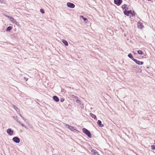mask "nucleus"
Here are the masks:
<instances>
[{
    "label": "nucleus",
    "instance_id": "obj_32",
    "mask_svg": "<svg viewBox=\"0 0 155 155\" xmlns=\"http://www.w3.org/2000/svg\"><path fill=\"white\" fill-rule=\"evenodd\" d=\"M5 16H6V17H7V18H9V19H10V18L12 17L10 16H9L7 15H5Z\"/></svg>",
    "mask_w": 155,
    "mask_h": 155
},
{
    "label": "nucleus",
    "instance_id": "obj_16",
    "mask_svg": "<svg viewBox=\"0 0 155 155\" xmlns=\"http://www.w3.org/2000/svg\"><path fill=\"white\" fill-rule=\"evenodd\" d=\"M90 114L91 117L92 118H94L95 120H97V118L96 116V115H94L92 113H90Z\"/></svg>",
    "mask_w": 155,
    "mask_h": 155
},
{
    "label": "nucleus",
    "instance_id": "obj_35",
    "mask_svg": "<svg viewBox=\"0 0 155 155\" xmlns=\"http://www.w3.org/2000/svg\"><path fill=\"white\" fill-rule=\"evenodd\" d=\"M80 17H81V18H83H83H84V17H83V16H82V15H81V16H80Z\"/></svg>",
    "mask_w": 155,
    "mask_h": 155
},
{
    "label": "nucleus",
    "instance_id": "obj_12",
    "mask_svg": "<svg viewBox=\"0 0 155 155\" xmlns=\"http://www.w3.org/2000/svg\"><path fill=\"white\" fill-rule=\"evenodd\" d=\"M53 98L54 101L56 102H58L59 101V99L58 97L56 96H54L53 97Z\"/></svg>",
    "mask_w": 155,
    "mask_h": 155
},
{
    "label": "nucleus",
    "instance_id": "obj_5",
    "mask_svg": "<svg viewBox=\"0 0 155 155\" xmlns=\"http://www.w3.org/2000/svg\"><path fill=\"white\" fill-rule=\"evenodd\" d=\"M122 0H114V3L117 6L120 5L122 2Z\"/></svg>",
    "mask_w": 155,
    "mask_h": 155
},
{
    "label": "nucleus",
    "instance_id": "obj_14",
    "mask_svg": "<svg viewBox=\"0 0 155 155\" xmlns=\"http://www.w3.org/2000/svg\"><path fill=\"white\" fill-rule=\"evenodd\" d=\"M13 108L16 110L17 113L19 114V112H20V111L18 108L15 105H13Z\"/></svg>",
    "mask_w": 155,
    "mask_h": 155
},
{
    "label": "nucleus",
    "instance_id": "obj_1",
    "mask_svg": "<svg viewBox=\"0 0 155 155\" xmlns=\"http://www.w3.org/2000/svg\"><path fill=\"white\" fill-rule=\"evenodd\" d=\"M82 131L83 133L87 135L89 137H91V134L89 130L86 129L85 128H83L82 129Z\"/></svg>",
    "mask_w": 155,
    "mask_h": 155
},
{
    "label": "nucleus",
    "instance_id": "obj_3",
    "mask_svg": "<svg viewBox=\"0 0 155 155\" xmlns=\"http://www.w3.org/2000/svg\"><path fill=\"white\" fill-rule=\"evenodd\" d=\"M67 6L70 8H73L75 7V5L71 3L68 2L67 3Z\"/></svg>",
    "mask_w": 155,
    "mask_h": 155
},
{
    "label": "nucleus",
    "instance_id": "obj_31",
    "mask_svg": "<svg viewBox=\"0 0 155 155\" xmlns=\"http://www.w3.org/2000/svg\"><path fill=\"white\" fill-rule=\"evenodd\" d=\"M83 19L84 21L86 22H87L86 21H87V19L86 18H84Z\"/></svg>",
    "mask_w": 155,
    "mask_h": 155
},
{
    "label": "nucleus",
    "instance_id": "obj_36",
    "mask_svg": "<svg viewBox=\"0 0 155 155\" xmlns=\"http://www.w3.org/2000/svg\"><path fill=\"white\" fill-rule=\"evenodd\" d=\"M99 154L98 152H97L96 153V154L95 155H98V154Z\"/></svg>",
    "mask_w": 155,
    "mask_h": 155
},
{
    "label": "nucleus",
    "instance_id": "obj_8",
    "mask_svg": "<svg viewBox=\"0 0 155 155\" xmlns=\"http://www.w3.org/2000/svg\"><path fill=\"white\" fill-rule=\"evenodd\" d=\"M7 132L10 136H11L13 135V131L11 128H8L7 130Z\"/></svg>",
    "mask_w": 155,
    "mask_h": 155
},
{
    "label": "nucleus",
    "instance_id": "obj_26",
    "mask_svg": "<svg viewBox=\"0 0 155 155\" xmlns=\"http://www.w3.org/2000/svg\"><path fill=\"white\" fill-rule=\"evenodd\" d=\"M138 54H143V51L142 50H138L137 51Z\"/></svg>",
    "mask_w": 155,
    "mask_h": 155
},
{
    "label": "nucleus",
    "instance_id": "obj_10",
    "mask_svg": "<svg viewBox=\"0 0 155 155\" xmlns=\"http://www.w3.org/2000/svg\"><path fill=\"white\" fill-rule=\"evenodd\" d=\"M137 26L139 28H142L143 27V25L142 23L140 22H137Z\"/></svg>",
    "mask_w": 155,
    "mask_h": 155
},
{
    "label": "nucleus",
    "instance_id": "obj_13",
    "mask_svg": "<svg viewBox=\"0 0 155 155\" xmlns=\"http://www.w3.org/2000/svg\"><path fill=\"white\" fill-rule=\"evenodd\" d=\"M97 124L100 127H103L104 126V125L102 124L101 121L100 120H98L97 122Z\"/></svg>",
    "mask_w": 155,
    "mask_h": 155
},
{
    "label": "nucleus",
    "instance_id": "obj_34",
    "mask_svg": "<svg viewBox=\"0 0 155 155\" xmlns=\"http://www.w3.org/2000/svg\"><path fill=\"white\" fill-rule=\"evenodd\" d=\"M24 80H25L26 81H27L28 80V79H27L26 78H24Z\"/></svg>",
    "mask_w": 155,
    "mask_h": 155
},
{
    "label": "nucleus",
    "instance_id": "obj_33",
    "mask_svg": "<svg viewBox=\"0 0 155 155\" xmlns=\"http://www.w3.org/2000/svg\"><path fill=\"white\" fill-rule=\"evenodd\" d=\"M5 16H6V17H7V18H9V19H10V18L12 17L10 16H9L7 15H5Z\"/></svg>",
    "mask_w": 155,
    "mask_h": 155
},
{
    "label": "nucleus",
    "instance_id": "obj_6",
    "mask_svg": "<svg viewBox=\"0 0 155 155\" xmlns=\"http://www.w3.org/2000/svg\"><path fill=\"white\" fill-rule=\"evenodd\" d=\"M10 20L11 21L12 23L15 24L16 25H18V23L16 21V20L13 18L11 17L10 18Z\"/></svg>",
    "mask_w": 155,
    "mask_h": 155
},
{
    "label": "nucleus",
    "instance_id": "obj_9",
    "mask_svg": "<svg viewBox=\"0 0 155 155\" xmlns=\"http://www.w3.org/2000/svg\"><path fill=\"white\" fill-rule=\"evenodd\" d=\"M131 10H130L129 11H127L126 10H125L124 11V14L125 15H126L127 16H129V15H130V13H131Z\"/></svg>",
    "mask_w": 155,
    "mask_h": 155
},
{
    "label": "nucleus",
    "instance_id": "obj_15",
    "mask_svg": "<svg viewBox=\"0 0 155 155\" xmlns=\"http://www.w3.org/2000/svg\"><path fill=\"white\" fill-rule=\"evenodd\" d=\"M62 42L66 46H68V43L67 41L64 39L62 40Z\"/></svg>",
    "mask_w": 155,
    "mask_h": 155
},
{
    "label": "nucleus",
    "instance_id": "obj_25",
    "mask_svg": "<svg viewBox=\"0 0 155 155\" xmlns=\"http://www.w3.org/2000/svg\"><path fill=\"white\" fill-rule=\"evenodd\" d=\"M72 97L73 99L75 101H76L77 99L78 98L77 96L74 95H72Z\"/></svg>",
    "mask_w": 155,
    "mask_h": 155
},
{
    "label": "nucleus",
    "instance_id": "obj_28",
    "mask_svg": "<svg viewBox=\"0 0 155 155\" xmlns=\"http://www.w3.org/2000/svg\"><path fill=\"white\" fill-rule=\"evenodd\" d=\"M151 149L152 150H155V145H152L151 146Z\"/></svg>",
    "mask_w": 155,
    "mask_h": 155
},
{
    "label": "nucleus",
    "instance_id": "obj_2",
    "mask_svg": "<svg viewBox=\"0 0 155 155\" xmlns=\"http://www.w3.org/2000/svg\"><path fill=\"white\" fill-rule=\"evenodd\" d=\"M64 125L66 126V127H68L72 131H73L75 132L77 131V129L75 128L73 126L69 125L66 124H64Z\"/></svg>",
    "mask_w": 155,
    "mask_h": 155
},
{
    "label": "nucleus",
    "instance_id": "obj_18",
    "mask_svg": "<svg viewBox=\"0 0 155 155\" xmlns=\"http://www.w3.org/2000/svg\"><path fill=\"white\" fill-rule=\"evenodd\" d=\"M12 27L11 26H9L6 29L7 31H9L12 29Z\"/></svg>",
    "mask_w": 155,
    "mask_h": 155
},
{
    "label": "nucleus",
    "instance_id": "obj_30",
    "mask_svg": "<svg viewBox=\"0 0 155 155\" xmlns=\"http://www.w3.org/2000/svg\"><path fill=\"white\" fill-rule=\"evenodd\" d=\"M60 101L61 102H62L64 101V98H61Z\"/></svg>",
    "mask_w": 155,
    "mask_h": 155
},
{
    "label": "nucleus",
    "instance_id": "obj_27",
    "mask_svg": "<svg viewBox=\"0 0 155 155\" xmlns=\"http://www.w3.org/2000/svg\"><path fill=\"white\" fill-rule=\"evenodd\" d=\"M22 118L23 119V120L24 121H25L27 124L28 123V121H26V120H27V119L26 118H25V117H22Z\"/></svg>",
    "mask_w": 155,
    "mask_h": 155
},
{
    "label": "nucleus",
    "instance_id": "obj_38",
    "mask_svg": "<svg viewBox=\"0 0 155 155\" xmlns=\"http://www.w3.org/2000/svg\"><path fill=\"white\" fill-rule=\"evenodd\" d=\"M148 1H150L151 0H147Z\"/></svg>",
    "mask_w": 155,
    "mask_h": 155
},
{
    "label": "nucleus",
    "instance_id": "obj_23",
    "mask_svg": "<svg viewBox=\"0 0 155 155\" xmlns=\"http://www.w3.org/2000/svg\"><path fill=\"white\" fill-rule=\"evenodd\" d=\"M91 153L94 155L97 152V151L96 150L94 149L91 150Z\"/></svg>",
    "mask_w": 155,
    "mask_h": 155
},
{
    "label": "nucleus",
    "instance_id": "obj_11",
    "mask_svg": "<svg viewBox=\"0 0 155 155\" xmlns=\"http://www.w3.org/2000/svg\"><path fill=\"white\" fill-rule=\"evenodd\" d=\"M131 68L132 71L133 72H136L138 69L137 67L135 66H132Z\"/></svg>",
    "mask_w": 155,
    "mask_h": 155
},
{
    "label": "nucleus",
    "instance_id": "obj_7",
    "mask_svg": "<svg viewBox=\"0 0 155 155\" xmlns=\"http://www.w3.org/2000/svg\"><path fill=\"white\" fill-rule=\"evenodd\" d=\"M133 61H134L137 64L139 65H142L143 64V61H140L139 60H138L137 59H134L133 60Z\"/></svg>",
    "mask_w": 155,
    "mask_h": 155
},
{
    "label": "nucleus",
    "instance_id": "obj_17",
    "mask_svg": "<svg viewBox=\"0 0 155 155\" xmlns=\"http://www.w3.org/2000/svg\"><path fill=\"white\" fill-rule=\"evenodd\" d=\"M128 57L132 60L133 61V60H134L135 59L133 58L132 54L131 53H130L128 54Z\"/></svg>",
    "mask_w": 155,
    "mask_h": 155
},
{
    "label": "nucleus",
    "instance_id": "obj_37",
    "mask_svg": "<svg viewBox=\"0 0 155 155\" xmlns=\"http://www.w3.org/2000/svg\"><path fill=\"white\" fill-rule=\"evenodd\" d=\"M19 116H20L21 118H22V117H23L21 116V114H19Z\"/></svg>",
    "mask_w": 155,
    "mask_h": 155
},
{
    "label": "nucleus",
    "instance_id": "obj_20",
    "mask_svg": "<svg viewBox=\"0 0 155 155\" xmlns=\"http://www.w3.org/2000/svg\"><path fill=\"white\" fill-rule=\"evenodd\" d=\"M132 15V16L133 17L135 16L136 15V13L134 11V10H131V13H130Z\"/></svg>",
    "mask_w": 155,
    "mask_h": 155
},
{
    "label": "nucleus",
    "instance_id": "obj_21",
    "mask_svg": "<svg viewBox=\"0 0 155 155\" xmlns=\"http://www.w3.org/2000/svg\"><path fill=\"white\" fill-rule=\"evenodd\" d=\"M76 102L78 104V105H80L81 104V101L78 99V98L77 99L76 101Z\"/></svg>",
    "mask_w": 155,
    "mask_h": 155
},
{
    "label": "nucleus",
    "instance_id": "obj_24",
    "mask_svg": "<svg viewBox=\"0 0 155 155\" xmlns=\"http://www.w3.org/2000/svg\"><path fill=\"white\" fill-rule=\"evenodd\" d=\"M18 123L23 127L25 128H26V126L25 124L22 123L20 121Z\"/></svg>",
    "mask_w": 155,
    "mask_h": 155
},
{
    "label": "nucleus",
    "instance_id": "obj_29",
    "mask_svg": "<svg viewBox=\"0 0 155 155\" xmlns=\"http://www.w3.org/2000/svg\"><path fill=\"white\" fill-rule=\"evenodd\" d=\"M40 12L42 14H44L45 13V11L43 9H41L40 10Z\"/></svg>",
    "mask_w": 155,
    "mask_h": 155
},
{
    "label": "nucleus",
    "instance_id": "obj_4",
    "mask_svg": "<svg viewBox=\"0 0 155 155\" xmlns=\"http://www.w3.org/2000/svg\"><path fill=\"white\" fill-rule=\"evenodd\" d=\"M12 140L14 142L16 143H18L20 142V139L17 137H14L12 139Z\"/></svg>",
    "mask_w": 155,
    "mask_h": 155
},
{
    "label": "nucleus",
    "instance_id": "obj_19",
    "mask_svg": "<svg viewBox=\"0 0 155 155\" xmlns=\"http://www.w3.org/2000/svg\"><path fill=\"white\" fill-rule=\"evenodd\" d=\"M122 8L123 9H127L128 8H127V5L126 4H124L122 6Z\"/></svg>",
    "mask_w": 155,
    "mask_h": 155
},
{
    "label": "nucleus",
    "instance_id": "obj_22",
    "mask_svg": "<svg viewBox=\"0 0 155 155\" xmlns=\"http://www.w3.org/2000/svg\"><path fill=\"white\" fill-rule=\"evenodd\" d=\"M12 117L15 119V120L18 123L19 122H20V121H19L18 120V117L17 116H16L15 117V116H12Z\"/></svg>",
    "mask_w": 155,
    "mask_h": 155
}]
</instances>
